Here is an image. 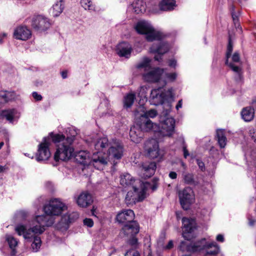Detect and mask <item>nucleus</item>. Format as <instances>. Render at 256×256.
<instances>
[{
  "mask_svg": "<svg viewBox=\"0 0 256 256\" xmlns=\"http://www.w3.org/2000/svg\"><path fill=\"white\" fill-rule=\"evenodd\" d=\"M135 30L140 34L146 35V38L148 42L157 41L150 48L151 52L156 53L160 56H156L154 58L159 61L161 55L168 51L169 44L162 40L163 36L161 32L154 28L150 22L146 20H140L134 26Z\"/></svg>",
  "mask_w": 256,
  "mask_h": 256,
  "instance_id": "1",
  "label": "nucleus"
},
{
  "mask_svg": "<svg viewBox=\"0 0 256 256\" xmlns=\"http://www.w3.org/2000/svg\"><path fill=\"white\" fill-rule=\"evenodd\" d=\"M53 217L48 216H37L30 224L28 226L18 224L15 230L19 236H22L25 240H30L34 236H39L45 230L46 226H50L54 223Z\"/></svg>",
  "mask_w": 256,
  "mask_h": 256,
  "instance_id": "2",
  "label": "nucleus"
},
{
  "mask_svg": "<svg viewBox=\"0 0 256 256\" xmlns=\"http://www.w3.org/2000/svg\"><path fill=\"white\" fill-rule=\"evenodd\" d=\"M76 134L75 132L66 136L61 134H50L52 142L56 144V151L54 154L55 161H67L74 156L73 143Z\"/></svg>",
  "mask_w": 256,
  "mask_h": 256,
  "instance_id": "3",
  "label": "nucleus"
},
{
  "mask_svg": "<svg viewBox=\"0 0 256 256\" xmlns=\"http://www.w3.org/2000/svg\"><path fill=\"white\" fill-rule=\"evenodd\" d=\"M108 146V140L106 138H102L97 140V148H102V151L97 152V163L106 165L110 158L120 160L123 154V146L118 141L116 142L112 145L108 151L106 148Z\"/></svg>",
  "mask_w": 256,
  "mask_h": 256,
  "instance_id": "4",
  "label": "nucleus"
},
{
  "mask_svg": "<svg viewBox=\"0 0 256 256\" xmlns=\"http://www.w3.org/2000/svg\"><path fill=\"white\" fill-rule=\"evenodd\" d=\"M156 178H154L150 182H142L140 185H134L132 188V190H129L126 196V202L128 205L135 204L136 202L143 200L146 196V192L148 190L153 192L158 188Z\"/></svg>",
  "mask_w": 256,
  "mask_h": 256,
  "instance_id": "5",
  "label": "nucleus"
},
{
  "mask_svg": "<svg viewBox=\"0 0 256 256\" xmlns=\"http://www.w3.org/2000/svg\"><path fill=\"white\" fill-rule=\"evenodd\" d=\"M180 249L182 252H197L204 250L206 255L216 256L220 252V248L216 242H208L205 238L194 242H182Z\"/></svg>",
  "mask_w": 256,
  "mask_h": 256,
  "instance_id": "6",
  "label": "nucleus"
},
{
  "mask_svg": "<svg viewBox=\"0 0 256 256\" xmlns=\"http://www.w3.org/2000/svg\"><path fill=\"white\" fill-rule=\"evenodd\" d=\"M157 115V112L154 110H150L148 111H144L143 113L140 114H136V116L138 117V124L140 128L146 132L153 131L156 132L160 130V126L156 123L152 122L149 119L150 118H154Z\"/></svg>",
  "mask_w": 256,
  "mask_h": 256,
  "instance_id": "7",
  "label": "nucleus"
},
{
  "mask_svg": "<svg viewBox=\"0 0 256 256\" xmlns=\"http://www.w3.org/2000/svg\"><path fill=\"white\" fill-rule=\"evenodd\" d=\"M174 93L172 88L167 90H164L162 88H154L152 90L150 96V102L151 104L158 106L165 102H170L173 100Z\"/></svg>",
  "mask_w": 256,
  "mask_h": 256,
  "instance_id": "8",
  "label": "nucleus"
},
{
  "mask_svg": "<svg viewBox=\"0 0 256 256\" xmlns=\"http://www.w3.org/2000/svg\"><path fill=\"white\" fill-rule=\"evenodd\" d=\"M169 108L164 110L160 118V130L156 132H160L164 136H170L174 131L175 120L168 116L170 112V105L168 104Z\"/></svg>",
  "mask_w": 256,
  "mask_h": 256,
  "instance_id": "9",
  "label": "nucleus"
},
{
  "mask_svg": "<svg viewBox=\"0 0 256 256\" xmlns=\"http://www.w3.org/2000/svg\"><path fill=\"white\" fill-rule=\"evenodd\" d=\"M67 206L59 198H52L48 204L44 206L43 210L46 214L50 217L59 216L67 210Z\"/></svg>",
  "mask_w": 256,
  "mask_h": 256,
  "instance_id": "10",
  "label": "nucleus"
},
{
  "mask_svg": "<svg viewBox=\"0 0 256 256\" xmlns=\"http://www.w3.org/2000/svg\"><path fill=\"white\" fill-rule=\"evenodd\" d=\"M232 51V46L230 39L227 47L225 64L230 68L233 72H234L235 80L237 82H242L243 80V71L241 66V64H234L233 62H229V58L231 56Z\"/></svg>",
  "mask_w": 256,
  "mask_h": 256,
  "instance_id": "11",
  "label": "nucleus"
},
{
  "mask_svg": "<svg viewBox=\"0 0 256 256\" xmlns=\"http://www.w3.org/2000/svg\"><path fill=\"white\" fill-rule=\"evenodd\" d=\"M178 198L180 204L183 209L187 210L190 205L194 202V195L190 187H186L178 192Z\"/></svg>",
  "mask_w": 256,
  "mask_h": 256,
  "instance_id": "12",
  "label": "nucleus"
},
{
  "mask_svg": "<svg viewBox=\"0 0 256 256\" xmlns=\"http://www.w3.org/2000/svg\"><path fill=\"white\" fill-rule=\"evenodd\" d=\"M142 78L146 82L156 83L162 81L164 76V68H152L144 72Z\"/></svg>",
  "mask_w": 256,
  "mask_h": 256,
  "instance_id": "13",
  "label": "nucleus"
},
{
  "mask_svg": "<svg viewBox=\"0 0 256 256\" xmlns=\"http://www.w3.org/2000/svg\"><path fill=\"white\" fill-rule=\"evenodd\" d=\"M50 26L49 19L41 15L37 16L32 18V26L36 31L42 32L46 30Z\"/></svg>",
  "mask_w": 256,
  "mask_h": 256,
  "instance_id": "14",
  "label": "nucleus"
},
{
  "mask_svg": "<svg viewBox=\"0 0 256 256\" xmlns=\"http://www.w3.org/2000/svg\"><path fill=\"white\" fill-rule=\"evenodd\" d=\"M78 216L76 212L66 213L62 216L60 220L56 224V228L60 230H66L69 228L70 224L77 219Z\"/></svg>",
  "mask_w": 256,
  "mask_h": 256,
  "instance_id": "15",
  "label": "nucleus"
},
{
  "mask_svg": "<svg viewBox=\"0 0 256 256\" xmlns=\"http://www.w3.org/2000/svg\"><path fill=\"white\" fill-rule=\"evenodd\" d=\"M144 150L146 155L151 158H156L160 156L158 144L155 139L147 140L144 144Z\"/></svg>",
  "mask_w": 256,
  "mask_h": 256,
  "instance_id": "16",
  "label": "nucleus"
},
{
  "mask_svg": "<svg viewBox=\"0 0 256 256\" xmlns=\"http://www.w3.org/2000/svg\"><path fill=\"white\" fill-rule=\"evenodd\" d=\"M51 155L49 150V144L47 142L46 138H44L43 142L38 145V148L36 154V160L38 162L48 160Z\"/></svg>",
  "mask_w": 256,
  "mask_h": 256,
  "instance_id": "17",
  "label": "nucleus"
},
{
  "mask_svg": "<svg viewBox=\"0 0 256 256\" xmlns=\"http://www.w3.org/2000/svg\"><path fill=\"white\" fill-rule=\"evenodd\" d=\"M183 226V237L187 240H190L192 236L190 235L196 228V222L194 219L183 218L182 219Z\"/></svg>",
  "mask_w": 256,
  "mask_h": 256,
  "instance_id": "18",
  "label": "nucleus"
},
{
  "mask_svg": "<svg viewBox=\"0 0 256 256\" xmlns=\"http://www.w3.org/2000/svg\"><path fill=\"white\" fill-rule=\"evenodd\" d=\"M132 46L128 42H122L119 43L116 48V52L120 57L128 58L132 52Z\"/></svg>",
  "mask_w": 256,
  "mask_h": 256,
  "instance_id": "19",
  "label": "nucleus"
},
{
  "mask_svg": "<svg viewBox=\"0 0 256 256\" xmlns=\"http://www.w3.org/2000/svg\"><path fill=\"white\" fill-rule=\"evenodd\" d=\"M134 216L133 210H124L118 214L116 219L119 223L124 224L134 221Z\"/></svg>",
  "mask_w": 256,
  "mask_h": 256,
  "instance_id": "20",
  "label": "nucleus"
},
{
  "mask_svg": "<svg viewBox=\"0 0 256 256\" xmlns=\"http://www.w3.org/2000/svg\"><path fill=\"white\" fill-rule=\"evenodd\" d=\"M140 227L136 221L130 222L124 224L122 228L124 234L129 236H134L138 233Z\"/></svg>",
  "mask_w": 256,
  "mask_h": 256,
  "instance_id": "21",
  "label": "nucleus"
},
{
  "mask_svg": "<svg viewBox=\"0 0 256 256\" xmlns=\"http://www.w3.org/2000/svg\"><path fill=\"white\" fill-rule=\"evenodd\" d=\"M120 184L124 187H130L134 185H140L142 184L139 180H135L128 173H124L120 176Z\"/></svg>",
  "mask_w": 256,
  "mask_h": 256,
  "instance_id": "22",
  "label": "nucleus"
},
{
  "mask_svg": "<svg viewBox=\"0 0 256 256\" xmlns=\"http://www.w3.org/2000/svg\"><path fill=\"white\" fill-rule=\"evenodd\" d=\"M156 164L154 162H146L141 166V174L144 178H149L154 174L156 170Z\"/></svg>",
  "mask_w": 256,
  "mask_h": 256,
  "instance_id": "23",
  "label": "nucleus"
},
{
  "mask_svg": "<svg viewBox=\"0 0 256 256\" xmlns=\"http://www.w3.org/2000/svg\"><path fill=\"white\" fill-rule=\"evenodd\" d=\"M144 130H142L136 122V126H134L131 127L130 131V136L131 140L135 143L140 142L144 137ZM144 132H146L144 130Z\"/></svg>",
  "mask_w": 256,
  "mask_h": 256,
  "instance_id": "24",
  "label": "nucleus"
},
{
  "mask_svg": "<svg viewBox=\"0 0 256 256\" xmlns=\"http://www.w3.org/2000/svg\"><path fill=\"white\" fill-rule=\"evenodd\" d=\"M158 10H152L154 13H158L160 11H171L176 6L175 0H162L158 4Z\"/></svg>",
  "mask_w": 256,
  "mask_h": 256,
  "instance_id": "25",
  "label": "nucleus"
},
{
  "mask_svg": "<svg viewBox=\"0 0 256 256\" xmlns=\"http://www.w3.org/2000/svg\"><path fill=\"white\" fill-rule=\"evenodd\" d=\"M74 156L76 160L83 165H88L90 164L92 160L90 153L86 150L80 151ZM92 160L96 162L95 159H93Z\"/></svg>",
  "mask_w": 256,
  "mask_h": 256,
  "instance_id": "26",
  "label": "nucleus"
},
{
  "mask_svg": "<svg viewBox=\"0 0 256 256\" xmlns=\"http://www.w3.org/2000/svg\"><path fill=\"white\" fill-rule=\"evenodd\" d=\"M32 35L31 31L27 27L24 26H18L14 33V37L18 40H26L29 38Z\"/></svg>",
  "mask_w": 256,
  "mask_h": 256,
  "instance_id": "27",
  "label": "nucleus"
},
{
  "mask_svg": "<svg viewBox=\"0 0 256 256\" xmlns=\"http://www.w3.org/2000/svg\"><path fill=\"white\" fill-rule=\"evenodd\" d=\"M77 204L80 207H86L92 202V198L88 192H82L77 199Z\"/></svg>",
  "mask_w": 256,
  "mask_h": 256,
  "instance_id": "28",
  "label": "nucleus"
},
{
  "mask_svg": "<svg viewBox=\"0 0 256 256\" xmlns=\"http://www.w3.org/2000/svg\"><path fill=\"white\" fill-rule=\"evenodd\" d=\"M146 8V2L142 0H135L129 8L132 9L135 13L140 14L145 12Z\"/></svg>",
  "mask_w": 256,
  "mask_h": 256,
  "instance_id": "29",
  "label": "nucleus"
},
{
  "mask_svg": "<svg viewBox=\"0 0 256 256\" xmlns=\"http://www.w3.org/2000/svg\"><path fill=\"white\" fill-rule=\"evenodd\" d=\"M64 8V0H58L51 8L50 13L54 17L58 16L62 12Z\"/></svg>",
  "mask_w": 256,
  "mask_h": 256,
  "instance_id": "30",
  "label": "nucleus"
},
{
  "mask_svg": "<svg viewBox=\"0 0 256 256\" xmlns=\"http://www.w3.org/2000/svg\"><path fill=\"white\" fill-rule=\"evenodd\" d=\"M17 110L15 109H10L2 110L0 114L2 118H5L10 122L12 123L14 120L18 118Z\"/></svg>",
  "mask_w": 256,
  "mask_h": 256,
  "instance_id": "31",
  "label": "nucleus"
},
{
  "mask_svg": "<svg viewBox=\"0 0 256 256\" xmlns=\"http://www.w3.org/2000/svg\"><path fill=\"white\" fill-rule=\"evenodd\" d=\"M242 118L245 122L251 121L254 117V109L252 107H246L241 112Z\"/></svg>",
  "mask_w": 256,
  "mask_h": 256,
  "instance_id": "32",
  "label": "nucleus"
},
{
  "mask_svg": "<svg viewBox=\"0 0 256 256\" xmlns=\"http://www.w3.org/2000/svg\"><path fill=\"white\" fill-rule=\"evenodd\" d=\"M16 97V94L14 92L6 90L0 92V104L6 103L13 100Z\"/></svg>",
  "mask_w": 256,
  "mask_h": 256,
  "instance_id": "33",
  "label": "nucleus"
},
{
  "mask_svg": "<svg viewBox=\"0 0 256 256\" xmlns=\"http://www.w3.org/2000/svg\"><path fill=\"white\" fill-rule=\"evenodd\" d=\"M6 240L8 243L10 248L12 250L10 255L12 256H15L16 254V248L18 246V241L11 235L6 236Z\"/></svg>",
  "mask_w": 256,
  "mask_h": 256,
  "instance_id": "34",
  "label": "nucleus"
},
{
  "mask_svg": "<svg viewBox=\"0 0 256 256\" xmlns=\"http://www.w3.org/2000/svg\"><path fill=\"white\" fill-rule=\"evenodd\" d=\"M136 98V94L134 93H128L124 98L123 104L125 108H130L133 104Z\"/></svg>",
  "mask_w": 256,
  "mask_h": 256,
  "instance_id": "35",
  "label": "nucleus"
},
{
  "mask_svg": "<svg viewBox=\"0 0 256 256\" xmlns=\"http://www.w3.org/2000/svg\"><path fill=\"white\" fill-rule=\"evenodd\" d=\"M216 138L221 148L225 147L226 144V138L222 130H218L216 131Z\"/></svg>",
  "mask_w": 256,
  "mask_h": 256,
  "instance_id": "36",
  "label": "nucleus"
},
{
  "mask_svg": "<svg viewBox=\"0 0 256 256\" xmlns=\"http://www.w3.org/2000/svg\"><path fill=\"white\" fill-rule=\"evenodd\" d=\"M26 240L30 242L32 241L31 246L34 252H37L39 250L42 244L41 239L40 236H34V238L30 240Z\"/></svg>",
  "mask_w": 256,
  "mask_h": 256,
  "instance_id": "37",
  "label": "nucleus"
},
{
  "mask_svg": "<svg viewBox=\"0 0 256 256\" xmlns=\"http://www.w3.org/2000/svg\"><path fill=\"white\" fill-rule=\"evenodd\" d=\"M150 63V60L147 57H144L136 65V68L139 69L144 68V72H145L148 70H150V69L152 68Z\"/></svg>",
  "mask_w": 256,
  "mask_h": 256,
  "instance_id": "38",
  "label": "nucleus"
},
{
  "mask_svg": "<svg viewBox=\"0 0 256 256\" xmlns=\"http://www.w3.org/2000/svg\"><path fill=\"white\" fill-rule=\"evenodd\" d=\"M177 76V74L175 72L168 73L164 71V76L163 78L162 79V84L164 86L166 84L167 82H172L174 80Z\"/></svg>",
  "mask_w": 256,
  "mask_h": 256,
  "instance_id": "39",
  "label": "nucleus"
},
{
  "mask_svg": "<svg viewBox=\"0 0 256 256\" xmlns=\"http://www.w3.org/2000/svg\"><path fill=\"white\" fill-rule=\"evenodd\" d=\"M234 5H232L230 7V10L231 12L232 18L236 28H238L240 31L241 32L242 28L240 26V24L238 22V16L236 14L234 13Z\"/></svg>",
  "mask_w": 256,
  "mask_h": 256,
  "instance_id": "40",
  "label": "nucleus"
},
{
  "mask_svg": "<svg viewBox=\"0 0 256 256\" xmlns=\"http://www.w3.org/2000/svg\"><path fill=\"white\" fill-rule=\"evenodd\" d=\"M80 4L85 10L90 12L95 11V6L92 4L91 0H81Z\"/></svg>",
  "mask_w": 256,
  "mask_h": 256,
  "instance_id": "41",
  "label": "nucleus"
},
{
  "mask_svg": "<svg viewBox=\"0 0 256 256\" xmlns=\"http://www.w3.org/2000/svg\"><path fill=\"white\" fill-rule=\"evenodd\" d=\"M182 176L186 184H194V180L193 174L184 172L182 173Z\"/></svg>",
  "mask_w": 256,
  "mask_h": 256,
  "instance_id": "42",
  "label": "nucleus"
},
{
  "mask_svg": "<svg viewBox=\"0 0 256 256\" xmlns=\"http://www.w3.org/2000/svg\"><path fill=\"white\" fill-rule=\"evenodd\" d=\"M232 61L229 62H233L234 64H241L240 54L238 52H235L232 56Z\"/></svg>",
  "mask_w": 256,
  "mask_h": 256,
  "instance_id": "43",
  "label": "nucleus"
},
{
  "mask_svg": "<svg viewBox=\"0 0 256 256\" xmlns=\"http://www.w3.org/2000/svg\"><path fill=\"white\" fill-rule=\"evenodd\" d=\"M84 224L89 228H91L94 226V222L91 218H86L84 220Z\"/></svg>",
  "mask_w": 256,
  "mask_h": 256,
  "instance_id": "44",
  "label": "nucleus"
},
{
  "mask_svg": "<svg viewBox=\"0 0 256 256\" xmlns=\"http://www.w3.org/2000/svg\"><path fill=\"white\" fill-rule=\"evenodd\" d=\"M125 256H140L139 253L134 250H128L125 254Z\"/></svg>",
  "mask_w": 256,
  "mask_h": 256,
  "instance_id": "45",
  "label": "nucleus"
},
{
  "mask_svg": "<svg viewBox=\"0 0 256 256\" xmlns=\"http://www.w3.org/2000/svg\"><path fill=\"white\" fill-rule=\"evenodd\" d=\"M249 134L252 138L256 143V130L251 128L249 130Z\"/></svg>",
  "mask_w": 256,
  "mask_h": 256,
  "instance_id": "46",
  "label": "nucleus"
},
{
  "mask_svg": "<svg viewBox=\"0 0 256 256\" xmlns=\"http://www.w3.org/2000/svg\"><path fill=\"white\" fill-rule=\"evenodd\" d=\"M174 246V243L172 240H170L168 242V244L166 246H164V249L166 250H169L172 248Z\"/></svg>",
  "mask_w": 256,
  "mask_h": 256,
  "instance_id": "47",
  "label": "nucleus"
},
{
  "mask_svg": "<svg viewBox=\"0 0 256 256\" xmlns=\"http://www.w3.org/2000/svg\"><path fill=\"white\" fill-rule=\"evenodd\" d=\"M196 162H197V164H198V166H199L200 168V170L202 171H204L205 170V166H204V163L200 160H197Z\"/></svg>",
  "mask_w": 256,
  "mask_h": 256,
  "instance_id": "48",
  "label": "nucleus"
},
{
  "mask_svg": "<svg viewBox=\"0 0 256 256\" xmlns=\"http://www.w3.org/2000/svg\"><path fill=\"white\" fill-rule=\"evenodd\" d=\"M32 96L33 98L38 101L42 99V96L36 92H32Z\"/></svg>",
  "mask_w": 256,
  "mask_h": 256,
  "instance_id": "49",
  "label": "nucleus"
},
{
  "mask_svg": "<svg viewBox=\"0 0 256 256\" xmlns=\"http://www.w3.org/2000/svg\"><path fill=\"white\" fill-rule=\"evenodd\" d=\"M182 150H183V152H184V158H186L188 157V156H189V152H188V150H187L186 146L184 144H183Z\"/></svg>",
  "mask_w": 256,
  "mask_h": 256,
  "instance_id": "50",
  "label": "nucleus"
},
{
  "mask_svg": "<svg viewBox=\"0 0 256 256\" xmlns=\"http://www.w3.org/2000/svg\"><path fill=\"white\" fill-rule=\"evenodd\" d=\"M131 237H132V238L130 240L129 243L132 246H134L137 244L138 240L136 238H134V236H131Z\"/></svg>",
  "mask_w": 256,
  "mask_h": 256,
  "instance_id": "51",
  "label": "nucleus"
},
{
  "mask_svg": "<svg viewBox=\"0 0 256 256\" xmlns=\"http://www.w3.org/2000/svg\"><path fill=\"white\" fill-rule=\"evenodd\" d=\"M168 66L170 67L175 68L176 66V62L175 60L172 59L169 60Z\"/></svg>",
  "mask_w": 256,
  "mask_h": 256,
  "instance_id": "52",
  "label": "nucleus"
},
{
  "mask_svg": "<svg viewBox=\"0 0 256 256\" xmlns=\"http://www.w3.org/2000/svg\"><path fill=\"white\" fill-rule=\"evenodd\" d=\"M216 239L218 242H223L224 241V236L221 234H219L216 236Z\"/></svg>",
  "mask_w": 256,
  "mask_h": 256,
  "instance_id": "53",
  "label": "nucleus"
},
{
  "mask_svg": "<svg viewBox=\"0 0 256 256\" xmlns=\"http://www.w3.org/2000/svg\"><path fill=\"white\" fill-rule=\"evenodd\" d=\"M169 176L172 179H176L177 177V174L174 172H171L169 174Z\"/></svg>",
  "mask_w": 256,
  "mask_h": 256,
  "instance_id": "54",
  "label": "nucleus"
},
{
  "mask_svg": "<svg viewBox=\"0 0 256 256\" xmlns=\"http://www.w3.org/2000/svg\"><path fill=\"white\" fill-rule=\"evenodd\" d=\"M18 215L22 216V218H24L26 216V212L24 211H20L18 212Z\"/></svg>",
  "mask_w": 256,
  "mask_h": 256,
  "instance_id": "55",
  "label": "nucleus"
},
{
  "mask_svg": "<svg viewBox=\"0 0 256 256\" xmlns=\"http://www.w3.org/2000/svg\"><path fill=\"white\" fill-rule=\"evenodd\" d=\"M182 100H178V102L176 106V109L177 110H178L179 108H180L182 107Z\"/></svg>",
  "mask_w": 256,
  "mask_h": 256,
  "instance_id": "56",
  "label": "nucleus"
},
{
  "mask_svg": "<svg viewBox=\"0 0 256 256\" xmlns=\"http://www.w3.org/2000/svg\"><path fill=\"white\" fill-rule=\"evenodd\" d=\"M67 74L68 72L66 70H64L61 72V76L64 79L67 78Z\"/></svg>",
  "mask_w": 256,
  "mask_h": 256,
  "instance_id": "57",
  "label": "nucleus"
},
{
  "mask_svg": "<svg viewBox=\"0 0 256 256\" xmlns=\"http://www.w3.org/2000/svg\"><path fill=\"white\" fill-rule=\"evenodd\" d=\"M256 221L254 220H252L250 218H248V224L250 226H253L255 224Z\"/></svg>",
  "mask_w": 256,
  "mask_h": 256,
  "instance_id": "58",
  "label": "nucleus"
},
{
  "mask_svg": "<svg viewBox=\"0 0 256 256\" xmlns=\"http://www.w3.org/2000/svg\"><path fill=\"white\" fill-rule=\"evenodd\" d=\"M103 104L106 107H108V100L106 98H104L103 102H101L100 104Z\"/></svg>",
  "mask_w": 256,
  "mask_h": 256,
  "instance_id": "59",
  "label": "nucleus"
},
{
  "mask_svg": "<svg viewBox=\"0 0 256 256\" xmlns=\"http://www.w3.org/2000/svg\"><path fill=\"white\" fill-rule=\"evenodd\" d=\"M252 108H256V100H254L252 102Z\"/></svg>",
  "mask_w": 256,
  "mask_h": 256,
  "instance_id": "60",
  "label": "nucleus"
},
{
  "mask_svg": "<svg viewBox=\"0 0 256 256\" xmlns=\"http://www.w3.org/2000/svg\"><path fill=\"white\" fill-rule=\"evenodd\" d=\"M4 170L5 168L4 166H0V172H4Z\"/></svg>",
  "mask_w": 256,
  "mask_h": 256,
  "instance_id": "61",
  "label": "nucleus"
},
{
  "mask_svg": "<svg viewBox=\"0 0 256 256\" xmlns=\"http://www.w3.org/2000/svg\"><path fill=\"white\" fill-rule=\"evenodd\" d=\"M7 34L6 33H2L0 36H1L2 38H4L6 36Z\"/></svg>",
  "mask_w": 256,
  "mask_h": 256,
  "instance_id": "62",
  "label": "nucleus"
},
{
  "mask_svg": "<svg viewBox=\"0 0 256 256\" xmlns=\"http://www.w3.org/2000/svg\"><path fill=\"white\" fill-rule=\"evenodd\" d=\"M181 165L184 168V169L186 168V166L184 162H181Z\"/></svg>",
  "mask_w": 256,
  "mask_h": 256,
  "instance_id": "63",
  "label": "nucleus"
},
{
  "mask_svg": "<svg viewBox=\"0 0 256 256\" xmlns=\"http://www.w3.org/2000/svg\"><path fill=\"white\" fill-rule=\"evenodd\" d=\"M3 38H4L0 36V44H2L3 43V42H4Z\"/></svg>",
  "mask_w": 256,
  "mask_h": 256,
  "instance_id": "64",
  "label": "nucleus"
}]
</instances>
